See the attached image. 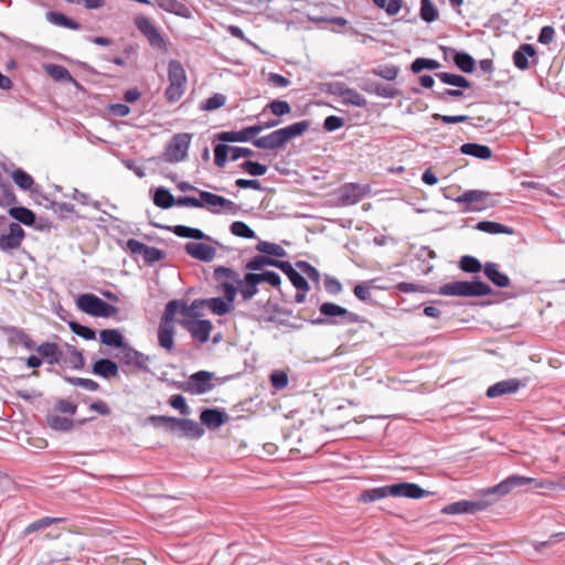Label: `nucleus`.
I'll return each mask as SVG.
<instances>
[{
    "instance_id": "f257e3e1",
    "label": "nucleus",
    "mask_w": 565,
    "mask_h": 565,
    "mask_svg": "<svg viewBox=\"0 0 565 565\" xmlns=\"http://www.w3.org/2000/svg\"><path fill=\"white\" fill-rule=\"evenodd\" d=\"M199 308V302L193 301L191 306L180 301V300H170L164 308V311L160 318L158 326V344L160 348L166 350L167 352H172L174 349V334H175V315L181 313L189 318H194L196 316V309Z\"/></svg>"
},
{
    "instance_id": "f03ea898",
    "label": "nucleus",
    "mask_w": 565,
    "mask_h": 565,
    "mask_svg": "<svg viewBox=\"0 0 565 565\" xmlns=\"http://www.w3.org/2000/svg\"><path fill=\"white\" fill-rule=\"evenodd\" d=\"M310 127L307 120L291 124L287 127L277 129L267 136L254 139L253 145L259 149L275 150L282 148L290 139L301 136Z\"/></svg>"
},
{
    "instance_id": "7ed1b4c3",
    "label": "nucleus",
    "mask_w": 565,
    "mask_h": 565,
    "mask_svg": "<svg viewBox=\"0 0 565 565\" xmlns=\"http://www.w3.org/2000/svg\"><path fill=\"white\" fill-rule=\"evenodd\" d=\"M77 308L89 316L109 318L118 313V308L102 300L94 294H83L76 299Z\"/></svg>"
},
{
    "instance_id": "20e7f679",
    "label": "nucleus",
    "mask_w": 565,
    "mask_h": 565,
    "mask_svg": "<svg viewBox=\"0 0 565 565\" xmlns=\"http://www.w3.org/2000/svg\"><path fill=\"white\" fill-rule=\"evenodd\" d=\"M169 86L166 89V98L170 103L178 102L185 92L186 73L182 64L177 60H171L168 65Z\"/></svg>"
},
{
    "instance_id": "39448f33",
    "label": "nucleus",
    "mask_w": 565,
    "mask_h": 565,
    "mask_svg": "<svg viewBox=\"0 0 565 565\" xmlns=\"http://www.w3.org/2000/svg\"><path fill=\"white\" fill-rule=\"evenodd\" d=\"M491 292V288L483 281H452L440 287L439 294L443 296L476 297L486 296Z\"/></svg>"
},
{
    "instance_id": "423d86ee",
    "label": "nucleus",
    "mask_w": 565,
    "mask_h": 565,
    "mask_svg": "<svg viewBox=\"0 0 565 565\" xmlns=\"http://www.w3.org/2000/svg\"><path fill=\"white\" fill-rule=\"evenodd\" d=\"M214 278L224 297L234 300L238 292V284L242 282L239 274L231 268L218 266L214 269Z\"/></svg>"
},
{
    "instance_id": "0eeeda50",
    "label": "nucleus",
    "mask_w": 565,
    "mask_h": 565,
    "mask_svg": "<svg viewBox=\"0 0 565 565\" xmlns=\"http://www.w3.org/2000/svg\"><path fill=\"white\" fill-rule=\"evenodd\" d=\"M190 143V134L183 132L174 135L166 149V159L169 162L183 161L188 156Z\"/></svg>"
},
{
    "instance_id": "6e6552de",
    "label": "nucleus",
    "mask_w": 565,
    "mask_h": 565,
    "mask_svg": "<svg viewBox=\"0 0 565 565\" xmlns=\"http://www.w3.org/2000/svg\"><path fill=\"white\" fill-rule=\"evenodd\" d=\"M135 25L145 35L152 47L166 51L167 43L158 28L145 15L135 18Z\"/></svg>"
},
{
    "instance_id": "1a4fd4ad",
    "label": "nucleus",
    "mask_w": 565,
    "mask_h": 565,
    "mask_svg": "<svg viewBox=\"0 0 565 565\" xmlns=\"http://www.w3.org/2000/svg\"><path fill=\"white\" fill-rule=\"evenodd\" d=\"M211 381L212 373L207 371H199L192 374L188 381L180 386V388L186 393L200 395L212 390L213 384Z\"/></svg>"
},
{
    "instance_id": "9d476101",
    "label": "nucleus",
    "mask_w": 565,
    "mask_h": 565,
    "mask_svg": "<svg viewBox=\"0 0 565 565\" xmlns=\"http://www.w3.org/2000/svg\"><path fill=\"white\" fill-rule=\"evenodd\" d=\"M118 356L122 364L130 367V371L138 372L148 370L149 356L137 351L127 343L122 349H120V354Z\"/></svg>"
},
{
    "instance_id": "9b49d317",
    "label": "nucleus",
    "mask_w": 565,
    "mask_h": 565,
    "mask_svg": "<svg viewBox=\"0 0 565 565\" xmlns=\"http://www.w3.org/2000/svg\"><path fill=\"white\" fill-rule=\"evenodd\" d=\"M179 323L200 343L207 342L213 324L209 320L183 319Z\"/></svg>"
},
{
    "instance_id": "f8f14e48",
    "label": "nucleus",
    "mask_w": 565,
    "mask_h": 565,
    "mask_svg": "<svg viewBox=\"0 0 565 565\" xmlns=\"http://www.w3.org/2000/svg\"><path fill=\"white\" fill-rule=\"evenodd\" d=\"M490 193L480 190H468L456 199L458 203L467 204L466 212H478L487 207L486 201L489 199Z\"/></svg>"
},
{
    "instance_id": "ddd939ff",
    "label": "nucleus",
    "mask_w": 565,
    "mask_h": 565,
    "mask_svg": "<svg viewBox=\"0 0 565 565\" xmlns=\"http://www.w3.org/2000/svg\"><path fill=\"white\" fill-rule=\"evenodd\" d=\"M201 198V207H209L213 213H220L222 210L234 212L235 203L225 199L224 196L207 192L199 191Z\"/></svg>"
},
{
    "instance_id": "4468645a",
    "label": "nucleus",
    "mask_w": 565,
    "mask_h": 565,
    "mask_svg": "<svg viewBox=\"0 0 565 565\" xmlns=\"http://www.w3.org/2000/svg\"><path fill=\"white\" fill-rule=\"evenodd\" d=\"M369 192L370 188L360 183H345L339 189L340 200L344 205L356 204Z\"/></svg>"
},
{
    "instance_id": "2eb2a0df",
    "label": "nucleus",
    "mask_w": 565,
    "mask_h": 565,
    "mask_svg": "<svg viewBox=\"0 0 565 565\" xmlns=\"http://www.w3.org/2000/svg\"><path fill=\"white\" fill-rule=\"evenodd\" d=\"M24 238V231L18 223L9 225L8 233L0 235V249L3 252L13 250L20 247Z\"/></svg>"
},
{
    "instance_id": "dca6fc26",
    "label": "nucleus",
    "mask_w": 565,
    "mask_h": 565,
    "mask_svg": "<svg viewBox=\"0 0 565 565\" xmlns=\"http://www.w3.org/2000/svg\"><path fill=\"white\" fill-rule=\"evenodd\" d=\"M262 131V125H254L239 131H222L217 135V139L223 142H245Z\"/></svg>"
},
{
    "instance_id": "f3484780",
    "label": "nucleus",
    "mask_w": 565,
    "mask_h": 565,
    "mask_svg": "<svg viewBox=\"0 0 565 565\" xmlns=\"http://www.w3.org/2000/svg\"><path fill=\"white\" fill-rule=\"evenodd\" d=\"M388 492H391L392 497H403L409 499H420L428 494V492L422 489L418 484L411 482L391 484Z\"/></svg>"
},
{
    "instance_id": "a211bd4d",
    "label": "nucleus",
    "mask_w": 565,
    "mask_h": 565,
    "mask_svg": "<svg viewBox=\"0 0 565 565\" xmlns=\"http://www.w3.org/2000/svg\"><path fill=\"white\" fill-rule=\"evenodd\" d=\"M184 249L191 257L202 262H211L216 256V248L205 243L190 242Z\"/></svg>"
},
{
    "instance_id": "6ab92c4d",
    "label": "nucleus",
    "mask_w": 565,
    "mask_h": 565,
    "mask_svg": "<svg viewBox=\"0 0 565 565\" xmlns=\"http://www.w3.org/2000/svg\"><path fill=\"white\" fill-rule=\"evenodd\" d=\"M533 481H534V479L529 478V477L516 476V475L510 476L507 479H504L503 481H501L500 483H498L497 486L490 488L488 490V493H498L500 495H507L508 493H510L512 491L513 488L522 487V486L529 484Z\"/></svg>"
},
{
    "instance_id": "aec40b11",
    "label": "nucleus",
    "mask_w": 565,
    "mask_h": 565,
    "mask_svg": "<svg viewBox=\"0 0 565 565\" xmlns=\"http://www.w3.org/2000/svg\"><path fill=\"white\" fill-rule=\"evenodd\" d=\"M521 386L522 383L518 379L503 380L489 386L486 394L489 398H495L505 394L515 393Z\"/></svg>"
},
{
    "instance_id": "412c9836",
    "label": "nucleus",
    "mask_w": 565,
    "mask_h": 565,
    "mask_svg": "<svg viewBox=\"0 0 565 565\" xmlns=\"http://www.w3.org/2000/svg\"><path fill=\"white\" fill-rule=\"evenodd\" d=\"M482 502L461 500L445 505L441 510L445 514L476 513L483 510Z\"/></svg>"
},
{
    "instance_id": "4be33fe9",
    "label": "nucleus",
    "mask_w": 565,
    "mask_h": 565,
    "mask_svg": "<svg viewBox=\"0 0 565 565\" xmlns=\"http://www.w3.org/2000/svg\"><path fill=\"white\" fill-rule=\"evenodd\" d=\"M200 419L207 428L216 429L227 422V416L217 408H206L201 412Z\"/></svg>"
},
{
    "instance_id": "5701e85b",
    "label": "nucleus",
    "mask_w": 565,
    "mask_h": 565,
    "mask_svg": "<svg viewBox=\"0 0 565 565\" xmlns=\"http://www.w3.org/2000/svg\"><path fill=\"white\" fill-rule=\"evenodd\" d=\"M278 268L289 278L291 284L300 291H308L309 285L306 278L300 275L289 262L281 260Z\"/></svg>"
},
{
    "instance_id": "b1692460",
    "label": "nucleus",
    "mask_w": 565,
    "mask_h": 565,
    "mask_svg": "<svg viewBox=\"0 0 565 565\" xmlns=\"http://www.w3.org/2000/svg\"><path fill=\"white\" fill-rule=\"evenodd\" d=\"M536 51L532 44H521L513 53V63L516 68L525 71L530 67V57H535Z\"/></svg>"
},
{
    "instance_id": "393cba45",
    "label": "nucleus",
    "mask_w": 565,
    "mask_h": 565,
    "mask_svg": "<svg viewBox=\"0 0 565 565\" xmlns=\"http://www.w3.org/2000/svg\"><path fill=\"white\" fill-rule=\"evenodd\" d=\"M92 371L95 375L111 379L118 376L119 367L116 362L109 359H99L93 364Z\"/></svg>"
},
{
    "instance_id": "a878e982",
    "label": "nucleus",
    "mask_w": 565,
    "mask_h": 565,
    "mask_svg": "<svg viewBox=\"0 0 565 565\" xmlns=\"http://www.w3.org/2000/svg\"><path fill=\"white\" fill-rule=\"evenodd\" d=\"M319 310L326 317H344L348 322H358L359 320L358 315L349 312L345 308L333 302H323Z\"/></svg>"
},
{
    "instance_id": "bb28decb",
    "label": "nucleus",
    "mask_w": 565,
    "mask_h": 565,
    "mask_svg": "<svg viewBox=\"0 0 565 565\" xmlns=\"http://www.w3.org/2000/svg\"><path fill=\"white\" fill-rule=\"evenodd\" d=\"M36 352L39 353L40 358L50 365L57 364L62 356V352L58 345L53 342H44L40 344L36 348Z\"/></svg>"
},
{
    "instance_id": "cd10ccee",
    "label": "nucleus",
    "mask_w": 565,
    "mask_h": 565,
    "mask_svg": "<svg viewBox=\"0 0 565 565\" xmlns=\"http://www.w3.org/2000/svg\"><path fill=\"white\" fill-rule=\"evenodd\" d=\"M154 2L160 9L169 13H173L182 18H189L191 15L188 6L179 0H154Z\"/></svg>"
},
{
    "instance_id": "c85d7f7f",
    "label": "nucleus",
    "mask_w": 565,
    "mask_h": 565,
    "mask_svg": "<svg viewBox=\"0 0 565 565\" xmlns=\"http://www.w3.org/2000/svg\"><path fill=\"white\" fill-rule=\"evenodd\" d=\"M259 284L256 274H246L242 282L238 284V291L244 300L252 299L258 291L257 285Z\"/></svg>"
},
{
    "instance_id": "c756f323",
    "label": "nucleus",
    "mask_w": 565,
    "mask_h": 565,
    "mask_svg": "<svg viewBox=\"0 0 565 565\" xmlns=\"http://www.w3.org/2000/svg\"><path fill=\"white\" fill-rule=\"evenodd\" d=\"M483 273L498 287L503 288L510 285V278L501 273L494 263H487L483 267Z\"/></svg>"
},
{
    "instance_id": "7c9ffc66",
    "label": "nucleus",
    "mask_w": 565,
    "mask_h": 565,
    "mask_svg": "<svg viewBox=\"0 0 565 565\" xmlns=\"http://www.w3.org/2000/svg\"><path fill=\"white\" fill-rule=\"evenodd\" d=\"M175 423L178 424L177 429L185 437L198 439L204 434L202 426L192 419L180 418V422Z\"/></svg>"
},
{
    "instance_id": "2f4dec72",
    "label": "nucleus",
    "mask_w": 565,
    "mask_h": 565,
    "mask_svg": "<svg viewBox=\"0 0 565 565\" xmlns=\"http://www.w3.org/2000/svg\"><path fill=\"white\" fill-rule=\"evenodd\" d=\"M99 340L107 347L122 349L125 347L124 335L117 329H105L99 332Z\"/></svg>"
},
{
    "instance_id": "473e14b6",
    "label": "nucleus",
    "mask_w": 565,
    "mask_h": 565,
    "mask_svg": "<svg viewBox=\"0 0 565 565\" xmlns=\"http://www.w3.org/2000/svg\"><path fill=\"white\" fill-rule=\"evenodd\" d=\"M460 151L463 154L472 156L483 160L490 159L492 156V150L490 147L472 142L463 143L460 147Z\"/></svg>"
},
{
    "instance_id": "72a5a7b5",
    "label": "nucleus",
    "mask_w": 565,
    "mask_h": 565,
    "mask_svg": "<svg viewBox=\"0 0 565 565\" xmlns=\"http://www.w3.org/2000/svg\"><path fill=\"white\" fill-rule=\"evenodd\" d=\"M206 305L211 309V311L217 316H223L231 312L234 308V300H228L227 298H211L205 300Z\"/></svg>"
},
{
    "instance_id": "f704fd0d",
    "label": "nucleus",
    "mask_w": 565,
    "mask_h": 565,
    "mask_svg": "<svg viewBox=\"0 0 565 565\" xmlns=\"http://www.w3.org/2000/svg\"><path fill=\"white\" fill-rule=\"evenodd\" d=\"M476 228L488 234H513V228L492 221H481L477 223Z\"/></svg>"
},
{
    "instance_id": "c9c22d12",
    "label": "nucleus",
    "mask_w": 565,
    "mask_h": 565,
    "mask_svg": "<svg viewBox=\"0 0 565 565\" xmlns=\"http://www.w3.org/2000/svg\"><path fill=\"white\" fill-rule=\"evenodd\" d=\"M46 73L57 82H72L76 83L70 71L57 64H49L45 66Z\"/></svg>"
},
{
    "instance_id": "e433bc0d",
    "label": "nucleus",
    "mask_w": 565,
    "mask_h": 565,
    "mask_svg": "<svg viewBox=\"0 0 565 565\" xmlns=\"http://www.w3.org/2000/svg\"><path fill=\"white\" fill-rule=\"evenodd\" d=\"M436 76L444 84H447V85H452V86L461 87V88H470L471 87V83L462 75L441 72V73H437Z\"/></svg>"
},
{
    "instance_id": "4c0bfd02",
    "label": "nucleus",
    "mask_w": 565,
    "mask_h": 565,
    "mask_svg": "<svg viewBox=\"0 0 565 565\" xmlns=\"http://www.w3.org/2000/svg\"><path fill=\"white\" fill-rule=\"evenodd\" d=\"M46 19L55 25L64 26L67 29L78 30L81 28L77 22L73 21L61 12L50 11L46 13Z\"/></svg>"
},
{
    "instance_id": "58836bf2",
    "label": "nucleus",
    "mask_w": 565,
    "mask_h": 565,
    "mask_svg": "<svg viewBox=\"0 0 565 565\" xmlns=\"http://www.w3.org/2000/svg\"><path fill=\"white\" fill-rule=\"evenodd\" d=\"M9 214L14 220L23 223L24 225L30 226V225H33L35 222V214L31 210L23 207V206L11 207L9 210Z\"/></svg>"
},
{
    "instance_id": "ea45409f",
    "label": "nucleus",
    "mask_w": 565,
    "mask_h": 565,
    "mask_svg": "<svg viewBox=\"0 0 565 565\" xmlns=\"http://www.w3.org/2000/svg\"><path fill=\"white\" fill-rule=\"evenodd\" d=\"M390 486L379 487L370 490H365L360 494V501L364 503L374 502L380 499H383L387 495H391L388 492Z\"/></svg>"
},
{
    "instance_id": "a19ab883",
    "label": "nucleus",
    "mask_w": 565,
    "mask_h": 565,
    "mask_svg": "<svg viewBox=\"0 0 565 565\" xmlns=\"http://www.w3.org/2000/svg\"><path fill=\"white\" fill-rule=\"evenodd\" d=\"M153 202L158 207L170 209L174 205V196L164 188H159L154 192Z\"/></svg>"
},
{
    "instance_id": "79ce46f5",
    "label": "nucleus",
    "mask_w": 565,
    "mask_h": 565,
    "mask_svg": "<svg viewBox=\"0 0 565 565\" xmlns=\"http://www.w3.org/2000/svg\"><path fill=\"white\" fill-rule=\"evenodd\" d=\"M281 260H278V259H274V258H270L266 255H258V256H255L253 257L247 264H246V268L247 269H250V270H259L262 269L264 266H274V267H277L278 268V264L280 263Z\"/></svg>"
},
{
    "instance_id": "37998d69",
    "label": "nucleus",
    "mask_w": 565,
    "mask_h": 565,
    "mask_svg": "<svg viewBox=\"0 0 565 565\" xmlns=\"http://www.w3.org/2000/svg\"><path fill=\"white\" fill-rule=\"evenodd\" d=\"M11 178H12L13 182L21 190H24V191L31 190L34 184L33 178L22 169L14 170L11 174Z\"/></svg>"
},
{
    "instance_id": "c03bdc74",
    "label": "nucleus",
    "mask_w": 565,
    "mask_h": 565,
    "mask_svg": "<svg viewBox=\"0 0 565 565\" xmlns=\"http://www.w3.org/2000/svg\"><path fill=\"white\" fill-rule=\"evenodd\" d=\"M46 423L52 429L57 431H68L73 428V420L58 415H49Z\"/></svg>"
},
{
    "instance_id": "a18cd8bd",
    "label": "nucleus",
    "mask_w": 565,
    "mask_h": 565,
    "mask_svg": "<svg viewBox=\"0 0 565 565\" xmlns=\"http://www.w3.org/2000/svg\"><path fill=\"white\" fill-rule=\"evenodd\" d=\"M179 237L204 239L206 235L199 228L189 227L185 225H175L171 230Z\"/></svg>"
},
{
    "instance_id": "49530a36",
    "label": "nucleus",
    "mask_w": 565,
    "mask_h": 565,
    "mask_svg": "<svg viewBox=\"0 0 565 565\" xmlns=\"http://www.w3.org/2000/svg\"><path fill=\"white\" fill-rule=\"evenodd\" d=\"M64 521V519L62 518H51V516H45V518H42L40 520H36L32 523H30L23 531L24 535H29L33 532H36V531H40L44 527H47L54 523H58V522H62Z\"/></svg>"
},
{
    "instance_id": "de8ad7c7",
    "label": "nucleus",
    "mask_w": 565,
    "mask_h": 565,
    "mask_svg": "<svg viewBox=\"0 0 565 565\" xmlns=\"http://www.w3.org/2000/svg\"><path fill=\"white\" fill-rule=\"evenodd\" d=\"M454 63L465 73H472L475 68V60L468 53L457 52L454 56Z\"/></svg>"
},
{
    "instance_id": "09e8293b",
    "label": "nucleus",
    "mask_w": 565,
    "mask_h": 565,
    "mask_svg": "<svg viewBox=\"0 0 565 565\" xmlns=\"http://www.w3.org/2000/svg\"><path fill=\"white\" fill-rule=\"evenodd\" d=\"M256 249L263 254L276 257H285L286 250L278 244L262 241L256 245Z\"/></svg>"
},
{
    "instance_id": "8fccbe9b",
    "label": "nucleus",
    "mask_w": 565,
    "mask_h": 565,
    "mask_svg": "<svg viewBox=\"0 0 565 565\" xmlns=\"http://www.w3.org/2000/svg\"><path fill=\"white\" fill-rule=\"evenodd\" d=\"M420 18L426 22H433L438 18V11L431 0H420Z\"/></svg>"
},
{
    "instance_id": "3c124183",
    "label": "nucleus",
    "mask_w": 565,
    "mask_h": 565,
    "mask_svg": "<svg viewBox=\"0 0 565 565\" xmlns=\"http://www.w3.org/2000/svg\"><path fill=\"white\" fill-rule=\"evenodd\" d=\"M439 66H440V64L436 60L418 57L412 63L411 70L414 73H419L425 68L437 70V68H439Z\"/></svg>"
},
{
    "instance_id": "603ef678",
    "label": "nucleus",
    "mask_w": 565,
    "mask_h": 565,
    "mask_svg": "<svg viewBox=\"0 0 565 565\" xmlns=\"http://www.w3.org/2000/svg\"><path fill=\"white\" fill-rule=\"evenodd\" d=\"M231 146L218 143L214 148V162L218 168H223L231 156Z\"/></svg>"
},
{
    "instance_id": "864d4df0",
    "label": "nucleus",
    "mask_w": 565,
    "mask_h": 565,
    "mask_svg": "<svg viewBox=\"0 0 565 565\" xmlns=\"http://www.w3.org/2000/svg\"><path fill=\"white\" fill-rule=\"evenodd\" d=\"M233 235L244 238H254L255 232L244 222L235 221L231 225Z\"/></svg>"
},
{
    "instance_id": "5fc2aeb1",
    "label": "nucleus",
    "mask_w": 565,
    "mask_h": 565,
    "mask_svg": "<svg viewBox=\"0 0 565 565\" xmlns=\"http://www.w3.org/2000/svg\"><path fill=\"white\" fill-rule=\"evenodd\" d=\"M70 326V329L73 333H75L76 335L85 339V340H94L95 337H96V333L93 329L88 328V327H85V326H82L81 323L78 322H75V321H71L68 323Z\"/></svg>"
},
{
    "instance_id": "6e6d98bb",
    "label": "nucleus",
    "mask_w": 565,
    "mask_h": 565,
    "mask_svg": "<svg viewBox=\"0 0 565 565\" xmlns=\"http://www.w3.org/2000/svg\"><path fill=\"white\" fill-rule=\"evenodd\" d=\"M239 168L245 171L246 173L250 174V175H264L266 172H267V167L262 164V163H258V162H255V161H244Z\"/></svg>"
},
{
    "instance_id": "4d7b16f0",
    "label": "nucleus",
    "mask_w": 565,
    "mask_h": 565,
    "mask_svg": "<svg viewBox=\"0 0 565 565\" xmlns=\"http://www.w3.org/2000/svg\"><path fill=\"white\" fill-rule=\"evenodd\" d=\"M225 102L226 97L223 94L217 93L205 99L201 108L207 111H212L224 106Z\"/></svg>"
},
{
    "instance_id": "13d9d810",
    "label": "nucleus",
    "mask_w": 565,
    "mask_h": 565,
    "mask_svg": "<svg viewBox=\"0 0 565 565\" xmlns=\"http://www.w3.org/2000/svg\"><path fill=\"white\" fill-rule=\"evenodd\" d=\"M142 257H143L145 263L153 264V263L160 262L164 257V253L157 247L146 245V247L142 252Z\"/></svg>"
},
{
    "instance_id": "bf43d9fd",
    "label": "nucleus",
    "mask_w": 565,
    "mask_h": 565,
    "mask_svg": "<svg viewBox=\"0 0 565 565\" xmlns=\"http://www.w3.org/2000/svg\"><path fill=\"white\" fill-rule=\"evenodd\" d=\"M372 288H373V281L358 284L353 288V294L358 299H360L362 301H369V300H371V289Z\"/></svg>"
},
{
    "instance_id": "052dcab7",
    "label": "nucleus",
    "mask_w": 565,
    "mask_h": 565,
    "mask_svg": "<svg viewBox=\"0 0 565 565\" xmlns=\"http://www.w3.org/2000/svg\"><path fill=\"white\" fill-rule=\"evenodd\" d=\"M296 266L312 281L319 282L320 274L311 264L305 260H298Z\"/></svg>"
},
{
    "instance_id": "680f3d73",
    "label": "nucleus",
    "mask_w": 565,
    "mask_h": 565,
    "mask_svg": "<svg viewBox=\"0 0 565 565\" xmlns=\"http://www.w3.org/2000/svg\"><path fill=\"white\" fill-rule=\"evenodd\" d=\"M460 267L463 271L467 273H478L482 268L480 262L472 256L461 257Z\"/></svg>"
},
{
    "instance_id": "e2e57ef3",
    "label": "nucleus",
    "mask_w": 565,
    "mask_h": 565,
    "mask_svg": "<svg viewBox=\"0 0 565 565\" xmlns=\"http://www.w3.org/2000/svg\"><path fill=\"white\" fill-rule=\"evenodd\" d=\"M375 75L386 79L394 81L398 75V68L394 65H382L373 71Z\"/></svg>"
},
{
    "instance_id": "0e129e2a",
    "label": "nucleus",
    "mask_w": 565,
    "mask_h": 565,
    "mask_svg": "<svg viewBox=\"0 0 565 565\" xmlns=\"http://www.w3.org/2000/svg\"><path fill=\"white\" fill-rule=\"evenodd\" d=\"M66 381L75 386H81L92 392L98 391L100 387L96 381L90 379L67 377Z\"/></svg>"
},
{
    "instance_id": "69168bd1",
    "label": "nucleus",
    "mask_w": 565,
    "mask_h": 565,
    "mask_svg": "<svg viewBox=\"0 0 565 565\" xmlns=\"http://www.w3.org/2000/svg\"><path fill=\"white\" fill-rule=\"evenodd\" d=\"M150 420L154 425H163L169 430L173 431V430H177V428H178V424L174 422H180V418L170 417V416H151Z\"/></svg>"
},
{
    "instance_id": "338daca9",
    "label": "nucleus",
    "mask_w": 565,
    "mask_h": 565,
    "mask_svg": "<svg viewBox=\"0 0 565 565\" xmlns=\"http://www.w3.org/2000/svg\"><path fill=\"white\" fill-rule=\"evenodd\" d=\"M267 107L276 116H284L291 111L290 105L285 100H273Z\"/></svg>"
},
{
    "instance_id": "774afa93",
    "label": "nucleus",
    "mask_w": 565,
    "mask_h": 565,
    "mask_svg": "<svg viewBox=\"0 0 565 565\" xmlns=\"http://www.w3.org/2000/svg\"><path fill=\"white\" fill-rule=\"evenodd\" d=\"M171 407L178 409L182 415H189L190 408L186 405L185 398L182 395H172L169 399Z\"/></svg>"
}]
</instances>
